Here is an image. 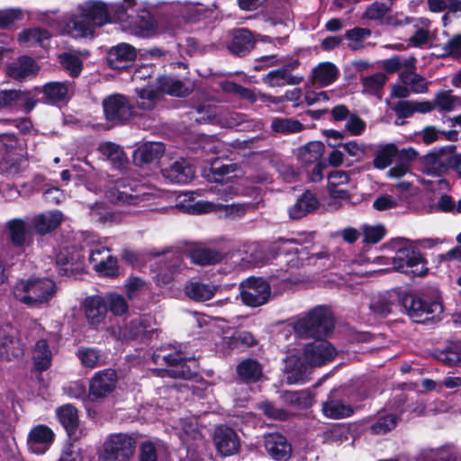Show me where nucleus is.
Instances as JSON below:
<instances>
[{"instance_id":"1","label":"nucleus","mask_w":461,"mask_h":461,"mask_svg":"<svg viewBox=\"0 0 461 461\" xmlns=\"http://www.w3.org/2000/svg\"><path fill=\"white\" fill-rule=\"evenodd\" d=\"M117 9V5L98 0L86 1L65 21L60 32L75 39L93 38L96 28L112 22L111 15Z\"/></svg>"},{"instance_id":"2","label":"nucleus","mask_w":461,"mask_h":461,"mask_svg":"<svg viewBox=\"0 0 461 461\" xmlns=\"http://www.w3.org/2000/svg\"><path fill=\"white\" fill-rule=\"evenodd\" d=\"M337 354L327 340L319 339L306 344L296 352H289L285 358V374L289 384L301 383L311 366H319L331 361Z\"/></svg>"},{"instance_id":"3","label":"nucleus","mask_w":461,"mask_h":461,"mask_svg":"<svg viewBox=\"0 0 461 461\" xmlns=\"http://www.w3.org/2000/svg\"><path fill=\"white\" fill-rule=\"evenodd\" d=\"M392 257H378L376 261L385 266L384 270L423 276L428 273L427 262L415 246L406 239H396L390 243Z\"/></svg>"},{"instance_id":"4","label":"nucleus","mask_w":461,"mask_h":461,"mask_svg":"<svg viewBox=\"0 0 461 461\" xmlns=\"http://www.w3.org/2000/svg\"><path fill=\"white\" fill-rule=\"evenodd\" d=\"M331 321L328 311L321 306L302 313L285 323L281 334L287 338L292 332L298 338L325 335L330 330Z\"/></svg>"},{"instance_id":"5","label":"nucleus","mask_w":461,"mask_h":461,"mask_svg":"<svg viewBox=\"0 0 461 461\" xmlns=\"http://www.w3.org/2000/svg\"><path fill=\"white\" fill-rule=\"evenodd\" d=\"M402 304L415 322L435 321L439 319L443 312L441 298L438 293L432 297L405 294L402 298Z\"/></svg>"},{"instance_id":"6","label":"nucleus","mask_w":461,"mask_h":461,"mask_svg":"<svg viewBox=\"0 0 461 461\" xmlns=\"http://www.w3.org/2000/svg\"><path fill=\"white\" fill-rule=\"evenodd\" d=\"M56 293L55 283L49 278L22 280L14 287V295L21 303L36 306L50 301Z\"/></svg>"},{"instance_id":"7","label":"nucleus","mask_w":461,"mask_h":461,"mask_svg":"<svg viewBox=\"0 0 461 461\" xmlns=\"http://www.w3.org/2000/svg\"><path fill=\"white\" fill-rule=\"evenodd\" d=\"M115 11V18L122 23V29L139 37H152L160 32L173 31V27L167 28L164 23L158 24L156 19L149 12L143 11L135 17L125 16L123 6L118 5Z\"/></svg>"},{"instance_id":"8","label":"nucleus","mask_w":461,"mask_h":461,"mask_svg":"<svg viewBox=\"0 0 461 461\" xmlns=\"http://www.w3.org/2000/svg\"><path fill=\"white\" fill-rule=\"evenodd\" d=\"M136 441L126 433L108 435L98 450L99 461H130L135 453Z\"/></svg>"},{"instance_id":"9","label":"nucleus","mask_w":461,"mask_h":461,"mask_svg":"<svg viewBox=\"0 0 461 461\" xmlns=\"http://www.w3.org/2000/svg\"><path fill=\"white\" fill-rule=\"evenodd\" d=\"M167 93L171 95L183 96L187 95L188 89L184 84L172 77L162 76L157 78V86H147L145 87L137 89L140 97L138 103L142 109H150L158 93Z\"/></svg>"},{"instance_id":"10","label":"nucleus","mask_w":461,"mask_h":461,"mask_svg":"<svg viewBox=\"0 0 461 461\" xmlns=\"http://www.w3.org/2000/svg\"><path fill=\"white\" fill-rule=\"evenodd\" d=\"M91 246L89 261L96 272L104 276H115L118 273L117 260L110 254V250L95 240V236L86 241Z\"/></svg>"},{"instance_id":"11","label":"nucleus","mask_w":461,"mask_h":461,"mask_svg":"<svg viewBox=\"0 0 461 461\" xmlns=\"http://www.w3.org/2000/svg\"><path fill=\"white\" fill-rule=\"evenodd\" d=\"M240 290L242 303L250 307L265 304L271 294L269 284L262 278H248L240 284Z\"/></svg>"},{"instance_id":"12","label":"nucleus","mask_w":461,"mask_h":461,"mask_svg":"<svg viewBox=\"0 0 461 461\" xmlns=\"http://www.w3.org/2000/svg\"><path fill=\"white\" fill-rule=\"evenodd\" d=\"M105 118L113 124H120L130 120L133 115V106L126 96L114 94L103 101Z\"/></svg>"},{"instance_id":"13","label":"nucleus","mask_w":461,"mask_h":461,"mask_svg":"<svg viewBox=\"0 0 461 461\" xmlns=\"http://www.w3.org/2000/svg\"><path fill=\"white\" fill-rule=\"evenodd\" d=\"M104 195L112 203L133 205L139 204L144 199L127 179L109 182L104 191Z\"/></svg>"},{"instance_id":"14","label":"nucleus","mask_w":461,"mask_h":461,"mask_svg":"<svg viewBox=\"0 0 461 461\" xmlns=\"http://www.w3.org/2000/svg\"><path fill=\"white\" fill-rule=\"evenodd\" d=\"M184 212L191 214H202L210 212H222L226 216L238 217L245 213L246 206L243 204H221L207 201H197L188 204L178 205Z\"/></svg>"},{"instance_id":"15","label":"nucleus","mask_w":461,"mask_h":461,"mask_svg":"<svg viewBox=\"0 0 461 461\" xmlns=\"http://www.w3.org/2000/svg\"><path fill=\"white\" fill-rule=\"evenodd\" d=\"M213 444L217 452L222 456L237 454L240 448V439L231 428L217 427L213 434Z\"/></svg>"},{"instance_id":"16","label":"nucleus","mask_w":461,"mask_h":461,"mask_svg":"<svg viewBox=\"0 0 461 461\" xmlns=\"http://www.w3.org/2000/svg\"><path fill=\"white\" fill-rule=\"evenodd\" d=\"M37 99L30 93L20 90L0 91V110L19 108L30 113L36 105Z\"/></svg>"},{"instance_id":"17","label":"nucleus","mask_w":461,"mask_h":461,"mask_svg":"<svg viewBox=\"0 0 461 461\" xmlns=\"http://www.w3.org/2000/svg\"><path fill=\"white\" fill-rule=\"evenodd\" d=\"M87 323L95 328H99L107 316V305L104 297L91 295L85 298L81 304Z\"/></svg>"},{"instance_id":"18","label":"nucleus","mask_w":461,"mask_h":461,"mask_svg":"<svg viewBox=\"0 0 461 461\" xmlns=\"http://www.w3.org/2000/svg\"><path fill=\"white\" fill-rule=\"evenodd\" d=\"M116 380V374L112 369L96 373L90 382L89 397L92 400L106 397L115 388Z\"/></svg>"},{"instance_id":"19","label":"nucleus","mask_w":461,"mask_h":461,"mask_svg":"<svg viewBox=\"0 0 461 461\" xmlns=\"http://www.w3.org/2000/svg\"><path fill=\"white\" fill-rule=\"evenodd\" d=\"M54 440V433L46 425L33 427L28 434L27 445L30 451L36 455L44 454Z\"/></svg>"},{"instance_id":"20","label":"nucleus","mask_w":461,"mask_h":461,"mask_svg":"<svg viewBox=\"0 0 461 461\" xmlns=\"http://www.w3.org/2000/svg\"><path fill=\"white\" fill-rule=\"evenodd\" d=\"M297 60H291L285 64L281 68L270 71L264 78L265 84L272 87L284 86L286 85H298L303 77L290 74V71L298 67Z\"/></svg>"},{"instance_id":"21","label":"nucleus","mask_w":461,"mask_h":461,"mask_svg":"<svg viewBox=\"0 0 461 461\" xmlns=\"http://www.w3.org/2000/svg\"><path fill=\"white\" fill-rule=\"evenodd\" d=\"M176 435L186 444L188 448L199 447L203 444V437L198 429V423L195 418L181 420L178 424L174 427Z\"/></svg>"},{"instance_id":"22","label":"nucleus","mask_w":461,"mask_h":461,"mask_svg":"<svg viewBox=\"0 0 461 461\" xmlns=\"http://www.w3.org/2000/svg\"><path fill=\"white\" fill-rule=\"evenodd\" d=\"M23 353V347L17 338V332L13 328H8L0 334V357L12 360L20 357Z\"/></svg>"},{"instance_id":"23","label":"nucleus","mask_w":461,"mask_h":461,"mask_svg":"<svg viewBox=\"0 0 461 461\" xmlns=\"http://www.w3.org/2000/svg\"><path fill=\"white\" fill-rule=\"evenodd\" d=\"M137 56L136 50L128 43H121L111 48L107 55V61L113 69H121L125 67Z\"/></svg>"},{"instance_id":"24","label":"nucleus","mask_w":461,"mask_h":461,"mask_svg":"<svg viewBox=\"0 0 461 461\" xmlns=\"http://www.w3.org/2000/svg\"><path fill=\"white\" fill-rule=\"evenodd\" d=\"M265 447L269 456L277 461H287L292 447L285 437L280 434H268L265 437Z\"/></svg>"},{"instance_id":"25","label":"nucleus","mask_w":461,"mask_h":461,"mask_svg":"<svg viewBox=\"0 0 461 461\" xmlns=\"http://www.w3.org/2000/svg\"><path fill=\"white\" fill-rule=\"evenodd\" d=\"M163 176L172 183L187 184L194 176L193 167L185 160L176 161L170 167L163 169Z\"/></svg>"},{"instance_id":"26","label":"nucleus","mask_w":461,"mask_h":461,"mask_svg":"<svg viewBox=\"0 0 461 461\" xmlns=\"http://www.w3.org/2000/svg\"><path fill=\"white\" fill-rule=\"evenodd\" d=\"M185 268L184 257L181 253H173L167 256L165 269L157 276L158 285H168L174 279V276L181 273Z\"/></svg>"},{"instance_id":"27","label":"nucleus","mask_w":461,"mask_h":461,"mask_svg":"<svg viewBox=\"0 0 461 461\" xmlns=\"http://www.w3.org/2000/svg\"><path fill=\"white\" fill-rule=\"evenodd\" d=\"M63 221V214L61 212L49 211L38 214L32 220V226L34 230L40 234H46L55 230Z\"/></svg>"},{"instance_id":"28","label":"nucleus","mask_w":461,"mask_h":461,"mask_svg":"<svg viewBox=\"0 0 461 461\" xmlns=\"http://www.w3.org/2000/svg\"><path fill=\"white\" fill-rule=\"evenodd\" d=\"M38 70L39 68L34 60L24 56L10 64L7 68L6 74L14 79L23 80L36 75Z\"/></svg>"},{"instance_id":"29","label":"nucleus","mask_w":461,"mask_h":461,"mask_svg":"<svg viewBox=\"0 0 461 461\" xmlns=\"http://www.w3.org/2000/svg\"><path fill=\"white\" fill-rule=\"evenodd\" d=\"M154 362L157 364L160 363V359H163L167 364L170 366L176 365V368L170 369L168 372L175 377L189 378L192 375V372L189 367H185L183 362L185 360V356L181 352H176L174 354H157L154 357Z\"/></svg>"},{"instance_id":"30","label":"nucleus","mask_w":461,"mask_h":461,"mask_svg":"<svg viewBox=\"0 0 461 461\" xmlns=\"http://www.w3.org/2000/svg\"><path fill=\"white\" fill-rule=\"evenodd\" d=\"M414 60H409L406 63V71H401L399 77L404 85H408L411 90L417 94H422L428 90V82L414 72Z\"/></svg>"},{"instance_id":"31","label":"nucleus","mask_w":461,"mask_h":461,"mask_svg":"<svg viewBox=\"0 0 461 461\" xmlns=\"http://www.w3.org/2000/svg\"><path fill=\"white\" fill-rule=\"evenodd\" d=\"M217 287L212 284H205L199 281H189L185 287V293L188 298L196 302H204L212 299Z\"/></svg>"},{"instance_id":"32","label":"nucleus","mask_w":461,"mask_h":461,"mask_svg":"<svg viewBox=\"0 0 461 461\" xmlns=\"http://www.w3.org/2000/svg\"><path fill=\"white\" fill-rule=\"evenodd\" d=\"M165 152V146L161 142H146L140 145L134 152V160L137 164L148 163L159 158Z\"/></svg>"},{"instance_id":"33","label":"nucleus","mask_w":461,"mask_h":461,"mask_svg":"<svg viewBox=\"0 0 461 461\" xmlns=\"http://www.w3.org/2000/svg\"><path fill=\"white\" fill-rule=\"evenodd\" d=\"M319 202L311 192H305L298 201L289 208V216L292 219H300L312 212L318 207Z\"/></svg>"},{"instance_id":"34","label":"nucleus","mask_w":461,"mask_h":461,"mask_svg":"<svg viewBox=\"0 0 461 461\" xmlns=\"http://www.w3.org/2000/svg\"><path fill=\"white\" fill-rule=\"evenodd\" d=\"M325 147L321 141H310L296 150L298 160L303 164L318 163L324 153Z\"/></svg>"},{"instance_id":"35","label":"nucleus","mask_w":461,"mask_h":461,"mask_svg":"<svg viewBox=\"0 0 461 461\" xmlns=\"http://www.w3.org/2000/svg\"><path fill=\"white\" fill-rule=\"evenodd\" d=\"M297 240L294 239L290 240H279L276 241L274 246L273 249L276 252L277 255H292V254H297L299 256L291 258L287 261V264L291 267H298L302 261L303 260V251L298 247Z\"/></svg>"},{"instance_id":"36","label":"nucleus","mask_w":461,"mask_h":461,"mask_svg":"<svg viewBox=\"0 0 461 461\" xmlns=\"http://www.w3.org/2000/svg\"><path fill=\"white\" fill-rule=\"evenodd\" d=\"M339 76L338 68L331 62H322L312 70L313 83L321 86L332 84Z\"/></svg>"},{"instance_id":"37","label":"nucleus","mask_w":461,"mask_h":461,"mask_svg":"<svg viewBox=\"0 0 461 461\" xmlns=\"http://www.w3.org/2000/svg\"><path fill=\"white\" fill-rule=\"evenodd\" d=\"M424 172L429 176H439L447 169L446 155L442 150L433 151L422 158Z\"/></svg>"},{"instance_id":"38","label":"nucleus","mask_w":461,"mask_h":461,"mask_svg":"<svg viewBox=\"0 0 461 461\" xmlns=\"http://www.w3.org/2000/svg\"><path fill=\"white\" fill-rule=\"evenodd\" d=\"M45 102L55 104L63 102L69 98L70 85L62 82H50L42 89Z\"/></svg>"},{"instance_id":"39","label":"nucleus","mask_w":461,"mask_h":461,"mask_svg":"<svg viewBox=\"0 0 461 461\" xmlns=\"http://www.w3.org/2000/svg\"><path fill=\"white\" fill-rule=\"evenodd\" d=\"M52 360V353L45 339H40L36 342L32 349V361L34 367L39 371L46 370L50 367Z\"/></svg>"},{"instance_id":"40","label":"nucleus","mask_w":461,"mask_h":461,"mask_svg":"<svg viewBox=\"0 0 461 461\" xmlns=\"http://www.w3.org/2000/svg\"><path fill=\"white\" fill-rule=\"evenodd\" d=\"M59 421L65 428L68 434L72 436L78 425V415L77 409L71 404H65L56 411Z\"/></svg>"},{"instance_id":"41","label":"nucleus","mask_w":461,"mask_h":461,"mask_svg":"<svg viewBox=\"0 0 461 461\" xmlns=\"http://www.w3.org/2000/svg\"><path fill=\"white\" fill-rule=\"evenodd\" d=\"M422 461H456L454 446L447 444L434 448H428L421 453Z\"/></svg>"},{"instance_id":"42","label":"nucleus","mask_w":461,"mask_h":461,"mask_svg":"<svg viewBox=\"0 0 461 461\" xmlns=\"http://www.w3.org/2000/svg\"><path fill=\"white\" fill-rule=\"evenodd\" d=\"M253 47V39L249 31L240 29L233 34L229 50L236 55H243Z\"/></svg>"},{"instance_id":"43","label":"nucleus","mask_w":461,"mask_h":461,"mask_svg":"<svg viewBox=\"0 0 461 461\" xmlns=\"http://www.w3.org/2000/svg\"><path fill=\"white\" fill-rule=\"evenodd\" d=\"M387 80L388 77L384 73L361 77L362 93L381 97L380 93Z\"/></svg>"},{"instance_id":"44","label":"nucleus","mask_w":461,"mask_h":461,"mask_svg":"<svg viewBox=\"0 0 461 461\" xmlns=\"http://www.w3.org/2000/svg\"><path fill=\"white\" fill-rule=\"evenodd\" d=\"M189 256L193 263L200 266L217 264L222 259L219 251L203 247L192 249Z\"/></svg>"},{"instance_id":"45","label":"nucleus","mask_w":461,"mask_h":461,"mask_svg":"<svg viewBox=\"0 0 461 461\" xmlns=\"http://www.w3.org/2000/svg\"><path fill=\"white\" fill-rule=\"evenodd\" d=\"M322 411L330 419H342L350 416L353 409L340 400L329 399L323 403Z\"/></svg>"},{"instance_id":"46","label":"nucleus","mask_w":461,"mask_h":461,"mask_svg":"<svg viewBox=\"0 0 461 461\" xmlns=\"http://www.w3.org/2000/svg\"><path fill=\"white\" fill-rule=\"evenodd\" d=\"M50 39V33L42 29L34 28L23 32L19 35V42L24 47L40 45L45 47Z\"/></svg>"},{"instance_id":"47","label":"nucleus","mask_w":461,"mask_h":461,"mask_svg":"<svg viewBox=\"0 0 461 461\" xmlns=\"http://www.w3.org/2000/svg\"><path fill=\"white\" fill-rule=\"evenodd\" d=\"M435 107L441 112H451L461 108V98L450 90L438 91L435 95Z\"/></svg>"},{"instance_id":"48","label":"nucleus","mask_w":461,"mask_h":461,"mask_svg":"<svg viewBox=\"0 0 461 461\" xmlns=\"http://www.w3.org/2000/svg\"><path fill=\"white\" fill-rule=\"evenodd\" d=\"M398 422V416L381 412L370 426L373 434L383 435L393 429Z\"/></svg>"},{"instance_id":"49","label":"nucleus","mask_w":461,"mask_h":461,"mask_svg":"<svg viewBox=\"0 0 461 461\" xmlns=\"http://www.w3.org/2000/svg\"><path fill=\"white\" fill-rule=\"evenodd\" d=\"M430 23L426 18H418L415 21V32L409 40V45L421 47L429 41Z\"/></svg>"},{"instance_id":"50","label":"nucleus","mask_w":461,"mask_h":461,"mask_svg":"<svg viewBox=\"0 0 461 461\" xmlns=\"http://www.w3.org/2000/svg\"><path fill=\"white\" fill-rule=\"evenodd\" d=\"M234 171V165L223 164L220 159L216 158L211 162L210 167H204L203 175L209 181L219 182L221 179L219 176H226Z\"/></svg>"},{"instance_id":"51","label":"nucleus","mask_w":461,"mask_h":461,"mask_svg":"<svg viewBox=\"0 0 461 461\" xmlns=\"http://www.w3.org/2000/svg\"><path fill=\"white\" fill-rule=\"evenodd\" d=\"M237 372L243 380L255 382L261 376L262 368L257 361L246 359L238 366Z\"/></svg>"},{"instance_id":"52","label":"nucleus","mask_w":461,"mask_h":461,"mask_svg":"<svg viewBox=\"0 0 461 461\" xmlns=\"http://www.w3.org/2000/svg\"><path fill=\"white\" fill-rule=\"evenodd\" d=\"M90 214L94 221L103 224L116 223L122 218L120 214L110 212L100 203H96L90 207Z\"/></svg>"},{"instance_id":"53","label":"nucleus","mask_w":461,"mask_h":461,"mask_svg":"<svg viewBox=\"0 0 461 461\" xmlns=\"http://www.w3.org/2000/svg\"><path fill=\"white\" fill-rule=\"evenodd\" d=\"M397 153L398 149L394 144L390 143L381 147L374 158L375 167L378 169L386 168Z\"/></svg>"},{"instance_id":"54","label":"nucleus","mask_w":461,"mask_h":461,"mask_svg":"<svg viewBox=\"0 0 461 461\" xmlns=\"http://www.w3.org/2000/svg\"><path fill=\"white\" fill-rule=\"evenodd\" d=\"M124 288L128 299L134 300L149 292V285L138 276H131L127 279Z\"/></svg>"},{"instance_id":"55","label":"nucleus","mask_w":461,"mask_h":461,"mask_svg":"<svg viewBox=\"0 0 461 461\" xmlns=\"http://www.w3.org/2000/svg\"><path fill=\"white\" fill-rule=\"evenodd\" d=\"M150 319L140 317L133 320L129 327V334H124V339H132L140 335H152L155 329L149 325Z\"/></svg>"},{"instance_id":"56","label":"nucleus","mask_w":461,"mask_h":461,"mask_svg":"<svg viewBox=\"0 0 461 461\" xmlns=\"http://www.w3.org/2000/svg\"><path fill=\"white\" fill-rule=\"evenodd\" d=\"M107 308L113 315L122 316L129 310V305L123 295L118 293H109L104 298Z\"/></svg>"},{"instance_id":"57","label":"nucleus","mask_w":461,"mask_h":461,"mask_svg":"<svg viewBox=\"0 0 461 461\" xmlns=\"http://www.w3.org/2000/svg\"><path fill=\"white\" fill-rule=\"evenodd\" d=\"M199 3L177 2L173 5V10L179 14L185 22L195 18L201 14Z\"/></svg>"},{"instance_id":"58","label":"nucleus","mask_w":461,"mask_h":461,"mask_svg":"<svg viewBox=\"0 0 461 461\" xmlns=\"http://www.w3.org/2000/svg\"><path fill=\"white\" fill-rule=\"evenodd\" d=\"M371 34L368 29L354 28L346 32V38L348 41V48L353 50H360L364 47L363 41Z\"/></svg>"},{"instance_id":"59","label":"nucleus","mask_w":461,"mask_h":461,"mask_svg":"<svg viewBox=\"0 0 461 461\" xmlns=\"http://www.w3.org/2000/svg\"><path fill=\"white\" fill-rule=\"evenodd\" d=\"M223 343L228 348L249 347L255 344V339L249 331H235L230 337H223Z\"/></svg>"},{"instance_id":"60","label":"nucleus","mask_w":461,"mask_h":461,"mask_svg":"<svg viewBox=\"0 0 461 461\" xmlns=\"http://www.w3.org/2000/svg\"><path fill=\"white\" fill-rule=\"evenodd\" d=\"M77 355L81 364L86 367L94 368L99 365L101 361L99 352L92 348H81L78 349Z\"/></svg>"},{"instance_id":"61","label":"nucleus","mask_w":461,"mask_h":461,"mask_svg":"<svg viewBox=\"0 0 461 461\" xmlns=\"http://www.w3.org/2000/svg\"><path fill=\"white\" fill-rule=\"evenodd\" d=\"M162 446L150 440L144 441L140 446V461H158V455Z\"/></svg>"},{"instance_id":"62","label":"nucleus","mask_w":461,"mask_h":461,"mask_svg":"<svg viewBox=\"0 0 461 461\" xmlns=\"http://www.w3.org/2000/svg\"><path fill=\"white\" fill-rule=\"evenodd\" d=\"M396 296L400 297L398 292L393 291L392 293L388 294V297L384 296L383 298H379L376 301H374L371 303L372 311L381 315H385L391 312L393 304V299Z\"/></svg>"},{"instance_id":"63","label":"nucleus","mask_w":461,"mask_h":461,"mask_svg":"<svg viewBox=\"0 0 461 461\" xmlns=\"http://www.w3.org/2000/svg\"><path fill=\"white\" fill-rule=\"evenodd\" d=\"M10 236L14 245H22L25 241L26 227L22 220H13L8 223Z\"/></svg>"},{"instance_id":"64","label":"nucleus","mask_w":461,"mask_h":461,"mask_svg":"<svg viewBox=\"0 0 461 461\" xmlns=\"http://www.w3.org/2000/svg\"><path fill=\"white\" fill-rule=\"evenodd\" d=\"M59 61L72 77H77L81 72L82 61L77 56L63 53L59 56Z\"/></svg>"}]
</instances>
